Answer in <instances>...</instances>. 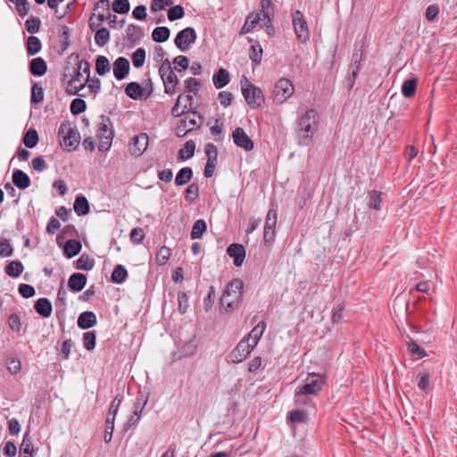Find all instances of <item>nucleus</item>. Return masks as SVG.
<instances>
[{
	"label": "nucleus",
	"instance_id": "6ab92c4d",
	"mask_svg": "<svg viewBox=\"0 0 457 457\" xmlns=\"http://www.w3.org/2000/svg\"><path fill=\"white\" fill-rule=\"evenodd\" d=\"M125 93L131 99L138 100L141 98H147L151 95L152 90L145 95L144 89L138 82H130L127 85Z\"/></svg>",
	"mask_w": 457,
	"mask_h": 457
},
{
	"label": "nucleus",
	"instance_id": "a211bd4d",
	"mask_svg": "<svg viewBox=\"0 0 457 457\" xmlns=\"http://www.w3.org/2000/svg\"><path fill=\"white\" fill-rule=\"evenodd\" d=\"M129 72V62L125 57H118L113 62V75L118 80L125 79Z\"/></svg>",
	"mask_w": 457,
	"mask_h": 457
},
{
	"label": "nucleus",
	"instance_id": "7ed1b4c3",
	"mask_svg": "<svg viewBox=\"0 0 457 457\" xmlns=\"http://www.w3.org/2000/svg\"><path fill=\"white\" fill-rule=\"evenodd\" d=\"M96 137L99 139L98 149L101 152L108 151L114 137L112 122L106 115L100 116V122L96 131Z\"/></svg>",
	"mask_w": 457,
	"mask_h": 457
},
{
	"label": "nucleus",
	"instance_id": "0e129e2a",
	"mask_svg": "<svg viewBox=\"0 0 457 457\" xmlns=\"http://www.w3.org/2000/svg\"><path fill=\"white\" fill-rule=\"evenodd\" d=\"M13 253V248L10 244L9 239L0 238V257H9Z\"/></svg>",
	"mask_w": 457,
	"mask_h": 457
},
{
	"label": "nucleus",
	"instance_id": "864d4df0",
	"mask_svg": "<svg viewBox=\"0 0 457 457\" xmlns=\"http://www.w3.org/2000/svg\"><path fill=\"white\" fill-rule=\"evenodd\" d=\"M112 7L114 12L119 14H125L129 12L130 4L129 0H114Z\"/></svg>",
	"mask_w": 457,
	"mask_h": 457
},
{
	"label": "nucleus",
	"instance_id": "9b49d317",
	"mask_svg": "<svg viewBox=\"0 0 457 457\" xmlns=\"http://www.w3.org/2000/svg\"><path fill=\"white\" fill-rule=\"evenodd\" d=\"M197 34L194 28L187 27L180 30L174 40L175 46L181 51L185 52L189 46L195 42Z\"/></svg>",
	"mask_w": 457,
	"mask_h": 457
},
{
	"label": "nucleus",
	"instance_id": "473e14b6",
	"mask_svg": "<svg viewBox=\"0 0 457 457\" xmlns=\"http://www.w3.org/2000/svg\"><path fill=\"white\" fill-rule=\"evenodd\" d=\"M193 178V170L190 167H184L179 170L175 178L176 186H184Z\"/></svg>",
	"mask_w": 457,
	"mask_h": 457
},
{
	"label": "nucleus",
	"instance_id": "f03ea898",
	"mask_svg": "<svg viewBox=\"0 0 457 457\" xmlns=\"http://www.w3.org/2000/svg\"><path fill=\"white\" fill-rule=\"evenodd\" d=\"M318 122V112L310 109L299 120L297 137L300 145H308L312 141L313 133Z\"/></svg>",
	"mask_w": 457,
	"mask_h": 457
},
{
	"label": "nucleus",
	"instance_id": "49530a36",
	"mask_svg": "<svg viewBox=\"0 0 457 457\" xmlns=\"http://www.w3.org/2000/svg\"><path fill=\"white\" fill-rule=\"evenodd\" d=\"M261 7L263 20L272 21L275 13L272 0H262Z\"/></svg>",
	"mask_w": 457,
	"mask_h": 457
},
{
	"label": "nucleus",
	"instance_id": "e2e57ef3",
	"mask_svg": "<svg viewBox=\"0 0 457 457\" xmlns=\"http://www.w3.org/2000/svg\"><path fill=\"white\" fill-rule=\"evenodd\" d=\"M114 421H115V418L107 416L106 422H105L104 436V440L105 443H110L112 440V433L114 430Z\"/></svg>",
	"mask_w": 457,
	"mask_h": 457
},
{
	"label": "nucleus",
	"instance_id": "79ce46f5",
	"mask_svg": "<svg viewBox=\"0 0 457 457\" xmlns=\"http://www.w3.org/2000/svg\"><path fill=\"white\" fill-rule=\"evenodd\" d=\"M127 277L128 271L123 265L118 264L114 267L113 271L112 273V280L114 283L121 284L126 280Z\"/></svg>",
	"mask_w": 457,
	"mask_h": 457
},
{
	"label": "nucleus",
	"instance_id": "9d476101",
	"mask_svg": "<svg viewBox=\"0 0 457 457\" xmlns=\"http://www.w3.org/2000/svg\"><path fill=\"white\" fill-rule=\"evenodd\" d=\"M292 16L293 25L297 39L302 43L307 42L310 38V31L303 12L296 10L294 12Z\"/></svg>",
	"mask_w": 457,
	"mask_h": 457
},
{
	"label": "nucleus",
	"instance_id": "a878e982",
	"mask_svg": "<svg viewBox=\"0 0 457 457\" xmlns=\"http://www.w3.org/2000/svg\"><path fill=\"white\" fill-rule=\"evenodd\" d=\"M265 328L266 323L262 320L244 338H247V342L252 340L251 345L254 348L261 339Z\"/></svg>",
	"mask_w": 457,
	"mask_h": 457
},
{
	"label": "nucleus",
	"instance_id": "ddd939ff",
	"mask_svg": "<svg viewBox=\"0 0 457 457\" xmlns=\"http://www.w3.org/2000/svg\"><path fill=\"white\" fill-rule=\"evenodd\" d=\"M277 220V211L275 209H270L266 215L263 231V239L266 244H270L275 240Z\"/></svg>",
	"mask_w": 457,
	"mask_h": 457
},
{
	"label": "nucleus",
	"instance_id": "3c124183",
	"mask_svg": "<svg viewBox=\"0 0 457 457\" xmlns=\"http://www.w3.org/2000/svg\"><path fill=\"white\" fill-rule=\"evenodd\" d=\"M96 344V334L95 331H87L83 334V345L86 350L92 351Z\"/></svg>",
	"mask_w": 457,
	"mask_h": 457
},
{
	"label": "nucleus",
	"instance_id": "4c0bfd02",
	"mask_svg": "<svg viewBox=\"0 0 457 457\" xmlns=\"http://www.w3.org/2000/svg\"><path fill=\"white\" fill-rule=\"evenodd\" d=\"M207 225L204 220L199 219L195 221L191 232L190 237L192 239H198L202 237L203 234L206 231Z\"/></svg>",
	"mask_w": 457,
	"mask_h": 457
},
{
	"label": "nucleus",
	"instance_id": "2f4dec72",
	"mask_svg": "<svg viewBox=\"0 0 457 457\" xmlns=\"http://www.w3.org/2000/svg\"><path fill=\"white\" fill-rule=\"evenodd\" d=\"M74 212L79 215H86L89 212V203L86 196L80 195H78L75 199L74 204H73Z\"/></svg>",
	"mask_w": 457,
	"mask_h": 457
},
{
	"label": "nucleus",
	"instance_id": "393cba45",
	"mask_svg": "<svg viewBox=\"0 0 457 457\" xmlns=\"http://www.w3.org/2000/svg\"><path fill=\"white\" fill-rule=\"evenodd\" d=\"M261 14L259 12H250L240 29L239 34L245 35L253 30V29L261 21Z\"/></svg>",
	"mask_w": 457,
	"mask_h": 457
},
{
	"label": "nucleus",
	"instance_id": "09e8293b",
	"mask_svg": "<svg viewBox=\"0 0 457 457\" xmlns=\"http://www.w3.org/2000/svg\"><path fill=\"white\" fill-rule=\"evenodd\" d=\"M110 41V31L106 28L98 29L95 34L96 44L103 47Z\"/></svg>",
	"mask_w": 457,
	"mask_h": 457
},
{
	"label": "nucleus",
	"instance_id": "603ef678",
	"mask_svg": "<svg viewBox=\"0 0 457 457\" xmlns=\"http://www.w3.org/2000/svg\"><path fill=\"white\" fill-rule=\"evenodd\" d=\"M31 103L37 104L44 100V90L39 83H34L31 87Z\"/></svg>",
	"mask_w": 457,
	"mask_h": 457
},
{
	"label": "nucleus",
	"instance_id": "c85d7f7f",
	"mask_svg": "<svg viewBox=\"0 0 457 457\" xmlns=\"http://www.w3.org/2000/svg\"><path fill=\"white\" fill-rule=\"evenodd\" d=\"M164 86V93L167 95H173L176 92L179 79L174 71L170 74L166 75L162 79Z\"/></svg>",
	"mask_w": 457,
	"mask_h": 457
},
{
	"label": "nucleus",
	"instance_id": "aec40b11",
	"mask_svg": "<svg viewBox=\"0 0 457 457\" xmlns=\"http://www.w3.org/2000/svg\"><path fill=\"white\" fill-rule=\"evenodd\" d=\"M87 284V276L83 273H73L68 280V287L73 292H80Z\"/></svg>",
	"mask_w": 457,
	"mask_h": 457
},
{
	"label": "nucleus",
	"instance_id": "e433bc0d",
	"mask_svg": "<svg viewBox=\"0 0 457 457\" xmlns=\"http://www.w3.org/2000/svg\"><path fill=\"white\" fill-rule=\"evenodd\" d=\"M418 79L416 78H412L405 80L402 85V94L410 98L414 96L417 88Z\"/></svg>",
	"mask_w": 457,
	"mask_h": 457
},
{
	"label": "nucleus",
	"instance_id": "69168bd1",
	"mask_svg": "<svg viewBox=\"0 0 457 457\" xmlns=\"http://www.w3.org/2000/svg\"><path fill=\"white\" fill-rule=\"evenodd\" d=\"M40 26L41 21L37 17H30L25 21V28L31 34L38 32Z\"/></svg>",
	"mask_w": 457,
	"mask_h": 457
},
{
	"label": "nucleus",
	"instance_id": "f8f14e48",
	"mask_svg": "<svg viewBox=\"0 0 457 457\" xmlns=\"http://www.w3.org/2000/svg\"><path fill=\"white\" fill-rule=\"evenodd\" d=\"M253 350L247 338H243L228 354L229 361L233 363H240L247 358Z\"/></svg>",
	"mask_w": 457,
	"mask_h": 457
},
{
	"label": "nucleus",
	"instance_id": "7c9ffc66",
	"mask_svg": "<svg viewBox=\"0 0 457 457\" xmlns=\"http://www.w3.org/2000/svg\"><path fill=\"white\" fill-rule=\"evenodd\" d=\"M81 248L82 245L79 240L69 239L64 245L63 253L67 258L71 259L79 254L81 251Z\"/></svg>",
	"mask_w": 457,
	"mask_h": 457
},
{
	"label": "nucleus",
	"instance_id": "338daca9",
	"mask_svg": "<svg viewBox=\"0 0 457 457\" xmlns=\"http://www.w3.org/2000/svg\"><path fill=\"white\" fill-rule=\"evenodd\" d=\"M408 351L412 354V355H416L418 358H423L425 356H427V352L426 350L420 346L415 341L413 340H411L409 343H408Z\"/></svg>",
	"mask_w": 457,
	"mask_h": 457
},
{
	"label": "nucleus",
	"instance_id": "20e7f679",
	"mask_svg": "<svg viewBox=\"0 0 457 457\" xmlns=\"http://www.w3.org/2000/svg\"><path fill=\"white\" fill-rule=\"evenodd\" d=\"M240 83L242 95L247 104L252 109L260 107L264 102V96L261 88L251 83L246 77H243Z\"/></svg>",
	"mask_w": 457,
	"mask_h": 457
},
{
	"label": "nucleus",
	"instance_id": "b1692460",
	"mask_svg": "<svg viewBox=\"0 0 457 457\" xmlns=\"http://www.w3.org/2000/svg\"><path fill=\"white\" fill-rule=\"evenodd\" d=\"M12 183L19 189H26L30 186V179L27 173L21 170H15L12 173Z\"/></svg>",
	"mask_w": 457,
	"mask_h": 457
},
{
	"label": "nucleus",
	"instance_id": "6e6d98bb",
	"mask_svg": "<svg viewBox=\"0 0 457 457\" xmlns=\"http://www.w3.org/2000/svg\"><path fill=\"white\" fill-rule=\"evenodd\" d=\"M132 63L136 68H141L145 60V50L137 48L131 55Z\"/></svg>",
	"mask_w": 457,
	"mask_h": 457
},
{
	"label": "nucleus",
	"instance_id": "4468645a",
	"mask_svg": "<svg viewBox=\"0 0 457 457\" xmlns=\"http://www.w3.org/2000/svg\"><path fill=\"white\" fill-rule=\"evenodd\" d=\"M149 137L146 133H140L131 138L129 152L132 155L140 156L147 149Z\"/></svg>",
	"mask_w": 457,
	"mask_h": 457
},
{
	"label": "nucleus",
	"instance_id": "5701e85b",
	"mask_svg": "<svg viewBox=\"0 0 457 457\" xmlns=\"http://www.w3.org/2000/svg\"><path fill=\"white\" fill-rule=\"evenodd\" d=\"M47 64L42 57L33 58L29 62V72L33 76L41 77L46 74Z\"/></svg>",
	"mask_w": 457,
	"mask_h": 457
},
{
	"label": "nucleus",
	"instance_id": "f704fd0d",
	"mask_svg": "<svg viewBox=\"0 0 457 457\" xmlns=\"http://www.w3.org/2000/svg\"><path fill=\"white\" fill-rule=\"evenodd\" d=\"M24 270L21 261H12L4 268L5 273L12 278L19 277Z\"/></svg>",
	"mask_w": 457,
	"mask_h": 457
},
{
	"label": "nucleus",
	"instance_id": "680f3d73",
	"mask_svg": "<svg viewBox=\"0 0 457 457\" xmlns=\"http://www.w3.org/2000/svg\"><path fill=\"white\" fill-rule=\"evenodd\" d=\"M174 69L178 71H183L188 69L189 67V60L185 55H178L173 60Z\"/></svg>",
	"mask_w": 457,
	"mask_h": 457
},
{
	"label": "nucleus",
	"instance_id": "72a5a7b5",
	"mask_svg": "<svg viewBox=\"0 0 457 457\" xmlns=\"http://www.w3.org/2000/svg\"><path fill=\"white\" fill-rule=\"evenodd\" d=\"M42 44L37 37L31 35L27 38L26 50L28 55L33 56L37 54L40 52Z\"/></svg>",
	"mask_w": 457,
	"mask_h": 457
},
{
	"label": "nucleus",
	"instance_id": "052dcab7",
	"mask_svg": "<svg viewBox=\"0 0 457 457\" xmlns=\"http://www.w3.org/2000/svg\"><path fill=\"white\" fill-rule=\"evenodd\" d=\"M170 249L167 246H162L156 253V262L159 265H164L170 257Z\"/></svg>",
	"mask_w": 457,
	"mask_h": 457
},
{
	"label": "nucleus",
	"instance_id": "de8ad7c7",
	"mask_svg": "<svg viewBox=\"0 0 457 457\" xmlns=\"http://www.w3.org/2000/svg\"><path fill=\"white\" fill-rule=\"evenodd\" d=\"M23 144L28 148H33L38 142V134L36 129H29L23 137Z\"/></svg>",
	"mask_w": 457,
	"mask_h": 457
},
{
	"label": "nucleus",
	"instance_id": "412c9836",
	"mask_svg": "<svg viewBox=\"0 0 457 457\" xmlns=\"http://www.w3.org/2000/svg\"><path fill=\"white\" fill-rule=\"evenodd\" d=\"M97 322L95 312L91 311L83 312L78 318V326L81 329H88L94 327Z\"/></svg>",
	"mask_w": 457,
	"mask_h": 457
},
{
	"label": "nucleus",
	"instance_id": "bb28decb",
	"mask_svg": "<svg viewBox=\"0 0 457 457\" xmlns=\"http://www.w3.org/2000/svg\"><path fill=\"white\" fill-rule=\"evenodd\" d=\"M230 78L228 71L224 68H220L217 72L213 74L212 81L217 89L223 88L229 83Z\"/></svg>",
	"mask_w": 457,
	"mask_h": 457
},
{
	"label": "nucleus",
	"instance_id": "c9c22d12",
	"mask_svg": "<svg viewBox=\"0 0 457 457\" xmlns=\"http://www.w3.org/2000/svg\"><path fill=\"white\" fill-rule=\"evenodd\" d=\"M170 30L168 27H156L152 33V38L154 42L163 43L170 37Z\"/></svg>",
	"mask_w": 457,
	"mask_h": 457
},
{
	"label": "nucleus",
	"instance_id": "5fc2aeb1",
	"mask_svg": "<svg viewBox=\"0 0 457 457\" xmlns=\"http://www.w3.org/2000/svg\"><path fill=\"white\" fill-rule=\"evenodd\" d=\"M87 109L86 102L81 98H75L71 101L70 110L73 115H79Z\"/></svg>",
	"mask_w": 457,
	"mask_h": 457
},
{
	"label": "nucleus",
	"instance_id": "a18cd8bd",
	"mask_svg": "<svg viewBox=\"0 0 457 457\" xmlns=\"http://www.w3.org/2000/svg\"><path fill=\"white\" fill-rule=\"evenodd\" d=\"M381 192H378L377 190H371L369 192V202L368 206L370 209H374L376 211L381 210V204H382V198H381Z\"/></svg>",
	"mask_w": 457,
	"mask_h": 457
},
{
	"label": "nucleus",
	"instance_id": "774afa93",
	"mask_svg": "<svg viewBox=\"0 0 457 457\" xmlns=\"http://www.w3.org/2000/svg\"><path fill=\"white\" fill-rule=\"evenodd\" d=\"M172 0H152L150 10L152 12H157L159 11H162L166 8V6L172 5Z\"/></svg>",
	"mask_w": 457,
	"mask_h": 457
},
{
	"label": "nucleus",
	"instance_id": "39448f33",
	"mask_svg": "<svg viewBox=\"0 0 457 457\" xmlns=\"http://www.w3.org/2000/svg\"><path fill=\"white\" fill-rule=\"evenodd\" d=\"M58 137H62L61 144L71 152L79 145L80 135L77 128H71L68 122H62L58 129Z\"/></svg>",
	"mask_w": 457,
	"mask_h": 457
},
{
	"label": "nucleus",
	"instance_id": "f3484780",
	"mask_svg": "<svg viewBox=\"0 0 457 457\" xmlns=\"http://www.w3.org/2000/svg\"><path fill=\"white\" fill-rule=\"evenodd\" d=\"M227 253L229 257L233 258L234 265L240 267L245 258V249L240 244H231L227 248Z\"/></svg>",
	"mask_w": 457,
	"mask_h": 457
},
{
	"label": "nucleus",
	"instance_id": "58836bf2",
	"mask_svg": "<svg viewBox=\"0 0 457 457\" xmlns=\"http://www.w3.org/2000/svg\"><path fill=\"white\" fill-rule=\"evenodd\" d=\"M21 453L25 454H29L30 457H33L35 453L34 445L32 443V438L29 435V431H26L23 436V439L20 447Z\"/></svg>",
	"mask_w": 457,
	"mask_h": 457
},
{
	"label": "nucleus",
	"instance_id": "423d86ee",
	"mask_svg": "<svg viewBox=\"0 0 457 457\" xmlns=\"http://www.w3.org/2000/svg\"><path fill=\"white\" fill-rule=\"evenodd\" d=\"M196 118L203 120V116L196 111L189 112L185 118L180 119L175 128V134L178 137H184L186 135L201 127L202 122H198Z\"/></svg>",
	"mask_w": 457,
	"mask_h": 457
},
{
	"label": "nucleus",
	"instance_id": "4d7b16f0",
	"mask_svg": "<svg viewBox=\"0 0 457 457\" xmlns=\"http://www.w3.org/2000/svg\"><path fill=\"white\" fill-rule=\"evenodd\" d=\"M199 195V186L196 183L190 184L185 190V199L193 203Z\"/></svg>",
	"mask_w": 457,
	"mask_h": 457
},
{
	"label": "nucleus",
	"instance_id": "8fccbe9b",
	"mask_svg": "<svg viewBox=\"0 0 457 457\" xmlns=\"http://www.w3.org/2000/svg\"><path fill=\"white\" fill-rule=\"evenodd\" d=\"M262 53H263V50H262V46L260 45L259 42L255 41L251 46L249 57L253 62L259 64L262 62Z\"/></svg>",
	"mask_w": 457,
	"mask_h": 457
},
{
	"label": "nucleus",
	"instance_id": "cd10ccee",
	"mask_svg": "<svg viewBox=\"0 0 457 457\" xmlns=\"http://www.w3.org/2000/svg\"><path fill=\"white\" fill-rule=\"evenodd\" d=\"M143 29L137 25L129 24L126 29V37L129 43L132 46L137 45L143 37Z\"/></svg>",
	"mask_w": 457,
	"mask_h": 457
},
{
	"label": "nucleus",
	"instance_id": "c756f323",
	"mask_svg": "<svg viewBox=\"0 0 457 457\" xmlns=\"http://www.w3.org/2000/svg\"><path fill=\"white\" fill-rule=\"evenodd\" d=\"M364 56L365 54L362 49V45H361L360 46H358V45H355L349 70L359 72L361 69V63L363 61Z\"/></svg>",
	"mask_w": 457,
	"mask_h": 457
},
{
	"label": "nucleus",
	"instance_id": "dca6fc26",
	"mask_svg": "<svg viewBox=\"0 0 457 457\" xmlns=\"http://www.w3.org/2000/svg\"><path fill=\"white\" fill-rule=\"evenodd\" d=\"M80 71L81 65L73 68V75L71 76V79L69 80L68 86L66 87V93L70 96L78 95V93L86 86L87 82L79 83V85H77V82H79L82 78V73Z\"/></svg>",
	"mask_w": 457,
	"mask_h": 457
},
{
	"label": "nucleus",
	"instance_id": "2eb2a0df",
	"mask_svg": "<svg viewBox=\"0 0 457 457\" xmlns=\"http://www.w3.org/2000/svg\"><path fill=\"white\" fill-rule=\"evenodd\" d=\"M234 144L249 152L253 149V142L242 128H237L232 134Z\"/></svg>",
	"mask_w": 457,
	"mask_h": 457
},
{
	"label": "nucleus",
	"instance_id": "0eeeda50",
	"mask_svg": "<svg viewBox=\"0 0 457 457\" xmlns=\"http://www.w3.org/2000/svg\"><path fill=\"white\" fill-rule=\"evenodd\" d=\"M325 383V377L318 373H309L304 384L298 386L299 393H306L310 395H317L322 389Z\"/></svg>",
	"mask_w": 457,
	"mask_h": 457
},
{
	"label": "nucleus",
	"instance_id": "ea45409f",
	"mask_svg": "<svg viewBox=\"0 0 457 457\" xmlns=\"http://www.w3.org/2000/svg\"><path fill=\"white\" fill-rule=\"evenodd\" d=\"M183 99H184V96L182 94H180L178 96V98L175 102V104L171 108V115L173 117H176V118L182 117L183 115L189 113V112H194L193 110H190L187 104H185L183 106V109L180 111V105H181Z\"/></svg>",
	"mask_w": 457,
	"mask_h": 457
},
{
	"label": "nucleus",
	"instance_id": "4be33fe9",
	"mask_svg": "<svg viewBox=\"0 0 457 457\" xmlns=\"http://www.w3.org/2000/svg\"><path fill=\"white\" fill-rule=\"evenodd\" d=\"M35 311L43 318L50 317L53 306L49 299L41 297L37 299L34 304Z\"/></svg>",
	"mask_w": 457,
	"mask_h": 457
},
{
	"label": "nucleus",
	"instance_id": "6e6552de",
	"mask_svg": "<svg viewBox=\"0 0 457 457\" xmlns=\"http://www.w3.org/2000/svg\"><path fill=\"white\" fill-rule=\"evenodd\" d=\"M295 92V87L291 80L288 79H279L274 85L272 94L275 100L283 104L286 102Z\"/></svg>",
	"mask_w": 457,
	"mask_h": 457
},
{
	"label": "nucleus",
	"instance_id": "f257e3e1",
	"mask_svg": "<svg viewBox=\"0 0 457 457\" xmlns=\"http://www.w3.org/2000/svg\"><path fill=\"white\" fill-rule=\"evenodd\" d=\"M244 297V282L240 278L232 279L220 298V312L230 313L239 308Z\"/></svg>",
	"mask_w": 457,
	"mask_h": 457
},
{
	"label": "nucleus",
	"instance_id": "37998d69",
	"mask_svg": "<svg viewBox=\"0 0 457 457\" xmlns=\"http://www.w3.org/2000/svg\"><path fill=\"white\" fill-rule=\"evenodd\" d=\"M195 150V144L193 140H188L185 143L183 148L179 152V158L180 160H187L194 156Z\"/></svg>",
	"mask_w": 457,
	"mask_h": 457
},
{
	"label": "nucleus",
	"instance_id": "bf43d9fd",
	"mask_svg": "<svg viewBox=\"0 0 457 457\" xmlns=\"http://www.w3.org/2000/svg\"><path fill=\"white\" fill-rule=\"evenodd\" d=\"M167 15H168L169 21H170L179 20V19L183 18L185 15L184 7L180 4L172 6L169 9Z\"/></svg>",
	"mask_w": 457,
	"mask_h": 457
},
{
	"label": "nucleus",
	"instance_id": "c03bdc74",
	"mask_svg": "<svg viewBox=\"0 0 457 457\" xmlns=\"http://www.w3.org/2000/svg\"><path fill=\"white\" fill-rule=\"evenodd\" d=\"M95 260L90 258L88 254L83 253L76 262L78 270H91L94 268Z\"/></svg>",
	"mask_w": 457,
	"mask_h": 457
},
{
	"label": "nucleus",
	"instance_id": "1a4fd4ad",
	"mask_svg": "<svg viewBox=\"0 0 457 457\" xmlns=\"http://www.w3.org/2000/svg\"><path fill=\"white\" fill-rule=\"evenodd\" d=\"M94 12H96V21L104 22L108 21L111 28H115L117 22V16L111 14L110 12V1L109 0H98L93 8Z\"/></svg>",
	"mask_w": 457,
	"mask_h": 457
},
{
	"label": "nucleus",
	"instance_id": "13d9d810",
	"mask_svg": "<svg viewBox=\"0 0 457 457\" xmlns=\"http://www.w3.org/2000/svg\"><path fill=\"white\" fill-rule=\"evenodd\" d=\"M288 420L292 423H304L308 420V415L302 410H294L289 412Z\"/></svg>",
	"mask_w": 457,
	"mask_h": 457
},
{
	"label": "nucleus",
	"instance_id": "a19ab883",
	"mask_svg": "<svg viewBox=\"0 0 457 457\" xmlns=\"http://www.w3.org/2000/svg\"><path fill=\"white\" fill-rule=\"evenodd\" d=\"M111 65L107 57L100 55L96 60V71L99 76H104L110 71Z\"/></svg>",
	"mask_w": 457,
	"mask_h": 457
}]
</instances>
